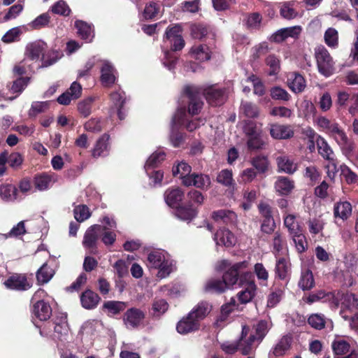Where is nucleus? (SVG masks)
<instances>
[{
	"mask_svg": "<svg viewBox=\"0 0 358 358\" xmlns=\"http://www.w3.org/2000/svg\"><path fill=\"white\" fill-rule=\"evenodd\" d=\"M270 329L266 321H259L251 329L248 326H243L241 335V349L243 355L250 354L252 350L263 340Z\"/></svg>",
	"mask_w": 358,
	"mask_h": 358,
	"instance_id": "nucleus-1",
	"label": "nucleus"
},
{
	"mask_svg": "<svg viewBox=\"0 0 358 358\" xmlns=\"http://www.w3.org/2000/svg\"><path fill=\"white\" fill-rule=\"evenodd\" d=\"M47 43L43 41H36L27 45L24 52V58L15 66L14 72L22 75L33 71L34 64L38 62L45 54Z\"/></svg>",
	"mask_w": 358,
	"mask_h": 358,
	"instance_id": "nucleus-2",
	"label": "nucleus"
},
{
	"mask_svg": "<svg viewBox=\"0 0 358 358\" xmlns=\"http://www.w3.org/2000/svg\"><path fill=\"white\" fill-rule=\"evenodd\" d=\"M148 266L158 269L157 276L164 278L175 269V262L165 250H157L150 252L147 258Z\"/></svg>",
	"mask_w": 358,
	"mask_h": 358,
	"instance_id": "nucleus-3",
	"label": "nucleus"
},
{
	"mask_svg": "<svg viewBox=\"0 0 358 358\" xmlns=\"http://www.w3.org/2000/svg\"><path fill=\"white\" fill-rule=\"evenodd\" d=\"M54 330L52 331L50 325H44L40 329L42 336L51 338L55 342H65L69 338V327L67 323L66 316L57 318L52 323Z\"/></svg>",
	"mask_w": 358,
	"mask_h": 358,
	"instance_id": "nucleus-4",
	"label": "nucleus"
},
{
	"mask_svg": "<svg viewBox=\"0 0 358 358\" xmlns=\"http://www.w3.org/2000/svg\"><path fill=\"white\" fill-rule=\"evenodd\" d=\"M318 72L326 78L331 76L335 71V62L329 51L324 46L315 49Z\"/></svg>",
	"mask_w": 358,
	"mask_h": 358,
	"instance_id": "nucleus-5",
	"label": "nucleus"
},
{
	"mask_svg": "<svg viewBox=\"0 0 358 358\" xmlns=\"http://www.w3.org/2000/svg\"><path fill=\"white\" fill-rule=\"evenodd\" d=\"M241 283L243 289L236 295L239 305L250 302L255 296L257 291V285L251 273L246 272L243 273L241 276Z\"/></svg>",
	"mask_w": 358,
	"mask_h": 358,
	"instance_id": "nucleus-6",
	"label": "nucleus"
},
{
	"mask_svg": "<svg viewBox=\"0 0 358 358\" xmlns=\"http://www.w3.org/2000/svg\"><path fill=\"white\" fill-rule=\"evenodd\" d=\"M335 358H358V347L350 343L344 338L336 337L331 343Z\"/></svg>",
	"mask_w": 358,
	"mask_h": 358,
	"instance_id": "nucleus-7",
	"label": "nucleus"
},
{
	"mask_svg": "<svg viewBox=\"0 0 358 358\" xmlns=\"http://www.w3.org/2000/svg\"><path fill=\"white\" fill-rule=\"evenodd\" d=\"M46 293L43 289H38L34 295V299L43 298ZM33 314L41 321L48 320L52 315V308L48 302L38 299L33 306Z\"/></svg>",
	"mask_w": 358,
	"mask_h": 358,
	"instance_id": "nucleus-8",
	"label": "nucleus"
},
{
	"mask_svg": "<svg viewBox=\"0 0 358 358\" xmlns=\"http://www.w3.org/2000/svg\"><path fill=\"white\" fill-rule=\"evenodd\" d=\"M172 123L175 126L182 125L188 131H192L199 128L201 124H203L204 120L199 118L189 120L188 115L186 113L185 108H180L178 110L174 115L172 120Z\"/></svg>",
	"mask_w": 358,
	"mask_h": 358,
	"instance_id": "nucleus-9",
	"label": "nucleus"
},
{
	"mask_svg": "<svg viewBox=\"0 0 358 358\" xmlns=\"http://www.w3.org/2000/svg\"><path fill=\"white\" fill-rule=\"evenodd\" d=\"M102 229V225L94 224L89 227L85 234L83 245L85 248L89 249L92 254H96L97 252L96 244Z\"/></svg>",
	"mask_w": 358,
	"mask_h": 358,
	"instance_id": "nucleus-10",
	"label": "nucleus"
},
{
	"mask_svg": "<svg viewBox=\"0 0 358 358\" xmlns=\"http://www.w3.org/2000/svg\"><path fill=\"white\" fill-rule=\"evenodd\" d=\"M145 316L144 312L141 310L131 308L124 313L122 320L127 329H135L142 324Z\"/></svg>",
	"mask_w": 358,
	"mask_h": 358,
	"instance_id": "nucleus-11",
	"label": "nucleus"
},
{
	"mask_svg": "<svg viewBox=\"0 0 358 358\" xmlns=\"http://www.w3.org/2000/svg\"><path fill=\"white\" fill-rule=\"evenodd\" d=\"M101 233L100 237L106 245H112L116 240V234L114 230L117 227L115 221L113 218L104 217L102 220Z\"/></svg>",
	"mask_w": 358,
	"mask_h": 358,
	"instance_id": "nucleus-12",
	"label": "nucleus"
},
{
	"mask_svg": "<svg viewBox=\"0 0 358 358\" xmlns=\"http://www.w3.org/2000/svg\"><path fill=\"white\" fill-rule=\"evenodd\" d=\"M185 92L189 100L187 115H194L197 114L203 105V102L198 96V89L193 86H187L185 89Z\"/></svg>",
	"mask_w": 358,
	"mask_h": 358,
	"instance_id": "nucleus-13",
	"label": "nucleus"
},
{
	"mask_svg": "<svg viewBox=\"0 0 358 358\" xmlns=\"http://www.w3.org/2000/svg\"><path fill=\"white\" fill-rule=\"evenodd\" d=\"M5 287L10 289L24 291L29 289L32 283L29 282L25 275L15 274L8 278L4 282Z\"/></svg>",
	"mask_w": 358,
	"mask_h": 358,
	"instance_id": "nucleus-14",
	"label": "nucleus"
},
{
	"mask_svg": "<svg viewBox=\"0 0 358 358\" xmlns=\"http://www.w3.org/2000/svg\"><path fill=\"white\" fill-rule=\"evenodd\" d=\"M247 265L248 263L246 262L236 263L224 273L222 281L224 282L227 289L237 282L238 279V271L246 268Z\"/></svg>",
	"mask_w": 358,
	"mask_h": 358,
	"instance_id": "nucleus-15",
	"label": "nucleus"
},
{
	"mask_svg": "<svg viewBox=\"0 0 358 358\" xmlns=\"http://www.w3.org/2000/svg\"><path fill=\"white\" fill-rule=\"evenodd\" d=\"M292 343V337L290 334L282 336L269 352V358L285 355L289 350Z\"/></svg>",
	"mask_w": 358,
	"mask_h": 358,
	"instance_id": "nucleus-16",
	"label": "nucleus"
},
{
	"mask_svg": "<svg viewBox=\"0 0 358 358\" xmlns=\"http://www.w3.org/2000/svg\"><path fill=\"white\" fill-rule=\"evenodd\" d=\"M328 135L333 138L341 148H346L349 151L352 150V147L345 132L337 122H335Z\"/></svg>",
	"mask_w": 358,
	"mask_h": 358,
	"instance_id": "nucleus-17",
	"label": "nucleus"
},
{
	"mask_svg": "<svg viewBox=\"0 0 358 358\" xmlns=\"http://www.w3.org/2000/svg\"><path fill=\"white\" fill-rule=\"evenodd\" d=\"M217 245H222L227 248L235 245L236 238L235 236L225 228H221L217 231L213 237Z\"/></svg>",
	"mask_w": 358,
	"mask_h": 358,
	"instance_id": "nucleus-18",
	"label": "nucleus"
},
{
	"mask_svg": "<svg viewBox=\"0 0 358 358\" xmlns=\"http://www.w3.org/2000/svg\"><path fill=\"white\" fill-rule=\"evenodd\" d=\"M203 94L209 104L217 106L224 103L225 100L224 91L220 88L211 86L206 89Z\"/></svg>",
	"mask_w": 358,
	"mask_h": 358,
	"instance_id": "nucleus-19",
	"label": "nucleus"
},
{
	"mask_svg": "<svg viewBox=\"0 0 358 358\" xmlns=\"http://www.w3.org/2000/svg\"><path fill=\"white\" fill-rule=\"evenodd\" d=\"M358 296L352 293H346L343 296L341 311L346 314L355 315L358 313Z\"/></svg>",
	"mask_w": 358,
	"mask_h": 358,
	"instance_id": "nucleus-20",
	"label": "nucleus"
},
{
	"mask_svg": "<svg viewBox=\"0 0 358 358\" xmlns=\"http://www.w3.org/2000/svg\"><path fill=\"white\" fill-rule=\"evenodd\" d=\"M270 134L275 139H287L293 136L294 131L289 125L272 124Z\"/></svg>",
	"mask_w": 358,
	"mask_h": 358,
	"instance_id": "nucleus-21",
	"label": "nucleus"
},
{
	"mask_svg": "<svg viewBox=\"0 0 358 358\" xmlns=\"http://www.w3.org/2000/svg\"><path fill=\"white\" fill-rule=\"evenodd\" d=\"M291 272V263L287 257H276L275 273L280 280H285Z\"/></svg>",
	"mask_w": 358,
	"mask_h": 358,
	"instance_id": "nucleus-22",
	"label": "nucleus"
},
{
	"mask_svg": "<svg viewBox=\"0 0 358 358\" xmlns=\"http://www.w3.org/2000/svg\"><path fill=\"white\" fill-rule=\"evenodd\" d=\"M200 324L196 321V319L190 317V313L188 315L178 322L176 329L180 334H186L199 329Z\"/></svg>",
	"mask_w": 358,
	"mask_h": 358,
	"instance_id": "nucleus-23",
	"label": "nucleus"
},
{
	"mask_svg": "<svg viewBox=\"0 0 358 358\" xmlns=\"http://www.w3.org/2000/svg\"><path fill=\"white\" fill-rule=\"evenodd\" d=\"M210 185V179L207 175L192 173L190 177L184 180V185L195 186L197 188L206 189Z\"/></svg>",
	"mask_w": 358,
	"mask_h": 358,
	"instance_id": "nucleus-24",
	"label": "nucleus"
},
{
	"mask_svg": "<svg viewBox=\"0 0 358 358\" xmlns=\"http://www.w3.org/2000/svg\"><path fill=\"white\" fill-rule=\"evenodd\" d=\"M301 31L300 26H294L280 29L272 35V40L275 42L280 43L283 41L288 37L296 38L299 36Z\"/></svg>",
	"mask_w": 358,
	"mask_h": 358,
	"instance_id": "nucleus-25",
	"label": "nucleus"
},
{
	"mask_svg": "<svg viewBox=\"0 0 358 358\" xmlns=\"http://www.w3.org/2000/svg\"><path fill=\"white\" fill-rule=\"evenodd\" d=\"M274 188L280 195H288L294 188V182L287 177L279 176L274 183Z\"/></svg>",
	"mask_w": 358,
	"mask_h": 358,
	"instance_id": "nucleus-26",
	"label": "nucleus"
},
{
	"mask_svg": "<svg viewBox=\"0 0 358 358\" xmlns=\"http://www.w3.org/2000/svg\"><path fill=\"white\" fill-rule=\"evenodd\" d=\"M279 171L287 174H293L298 169L297 163L287 155H281L276 158Z\"/></svg>",
	"mask_w": 358,
	"mask_h": 358,
	"instance_id": "nucleus-27",
	"label": "nucleus"
},
{
	"mask_svg": "<svg viewBox=\"0 0 358 358\" xmlns=\"http://www.w3.org/2000/svg\"><path fill=\"white\" fill-rule=\"evenodd\" d=\"M307 301L310 303L320 301H322L323 302H330L334 304L335 307H337L338 305V299L336 298L333 292H325L323 290H320L310 294L308 296Z\"/></svg>",
	"mask_w": 358,
	"mask_h": 358,
	"instance_id": "nucleus-28",
	"label": "nucleus"
},
{
	"mask_svg": "<svg viewBox=\"0 0 358 358\" xmlns=\"http://www.w3.org/2000/svg\"><path fill=\"white\" fill-rule=\"evenodd\" d=\"M189 55L196 60L204 62L210 59L211 51L207 45L197 44L192 47Z\"/></svg>",
	"mask_w": 358,
	"mask_h": 358,
	"instance_id": "nucleus-29",
	"label": "nucleus"
},
{
	"mask_svg": "<svg viewBox=\"0 0 358 358\" xmlns=\"http://www.w3.org/2000/svg\"><path fill=\"white\" fill-rule=\"evenodd\" d=\"M101 73V80L104 86H109L115 83V70L113 66L109 62H103Z\"/></svg>",
	"mask_w": 358,
	"mask_h": 358,
	"instance_id": "nucleus-30",
	"label": "nucleus"
},
{
	"mask_svg": "<svg viewBox=\"0 0 358 358\" xmlns=\"http://www.w3.org/2000/svg\"><path fill=\"white\" fill-rule=\"evenodd\" d=\"M109 138V136L105 134L98 139L92 152L94 157H104L108 154L110 149Z\"/></svg>",
	"mask_w": 358,
	"mask_h": 358,
	"instance_id": "nucleus-31",
	"label": "nucleus"
},
{
	"mask_svg": "<svg viewBox=\"0 0 358 358\" xmlns=\"http://www.w3.org/2000/svg\"><path fill=\"white\" fill-rule=\"evenodd\" d=\"M183 196L184 192L179 187L168 189L164 194L166 203L172 208H177Z\"/></svg>",
	"mask_w": 358,
	"mask_h": 358,
	"instance_id": "nucleus-32",
	"label": "nucleus"
},
{
	"mask_svg": "<svg viewBox=\"0 0 358 358\" xmlns=\"http://www.w3.org/2000/svg\"><path fill=\"white\" fill-rule=\"evenodd\" d=\"M289 89L294 93H300L304 90L306 86L304 78L299 73H291L287 78Z\"/></svg>",
	"mask_w": 358,
	"mask_h": 358,
	"instance_id": "nucleus-33",
	"label": "nucleus"
},
{
	"mask_svg": "<svg viewBox=\"0 0 358 358\" xmlns=\"http://www.w3.org/2000/svg\"><path fill=\"white\" fill-rule=\"evenodd\" d=\"M29 81V78H20L15 80L9 89L10 92L13 94H16L14 96H8L4 94H0V100H10L12 101L15 99L19 94L22 93L24 89L27 86Z\"/></svg>",
	"mask_w": 358,
	"mask_h": 358,
	"instance_id": "nucleus-34",
	"label": "nucleus"
},
{
	"mask_svg": "<svg viewBox=\"0 0 358 358\" xmlns=\"http://www.w3.org/2000/svg\"><path fill=\"white\" fill-rule=\"evenodd\" d=\"M18 190L10 183L0 185V197L6 202H14L17 198Z\"/></svg>",
	"mask_w": 358,
	"mask_h": 358,
	"instance_id": "nucleus-35",
	"label": "nucleus"
},
{
	"mask_svg": "<svg viewBox=\"0 0 358 358\" xmlns=\"http://www.w3.org/2000/svg\"><path fill=\"white\" fill-rule=\"evenodd\" d=\"M211 310L212 306L209 303L201 301L189 313L190 317L196 319V321L200 324V322L210 313Z\"/></svg>",
	"mask_w": 358,
	"mask_h": 358,
	"instance_id": "nucleus-36",
	"label": "nucleus"
},
{
	"mask_svg": "<svg viewBox=\"0 0 358 358\" xmlns=\"http://www.w3.org/2000/svg\"><path fill=\"white\" fill-rule=\"evenodd\" d=\"M239 303L235 297H231L230 300L223 304L221 307L220 315L218 317L217 322H225L231 313L234 310H240Z\"/></svg>",
	"mask_w": 358,
	"mask_h": 358,
	"instance_id": "nucleus-37",
	"label": "nucleus"
},
{
	"mask_svg": "<svg viewBox=\"0 0 358 358\" xmlns=\"http://www.w3.org/2000/svg\"><path fill=\"white\" fill-rule=\"evenodd\" d=\"M203 290L208 293H222L227 289L224 282L221 279L211 278L206 281Z\"/></svg>",
	"mask_w": 358,
	"mask_h": 358,
	"instance_id": "nucleus-38",
	"label": "nucleus"
},
{
	"mask_svg": "<svg viewBox=\"0 0 358 358\" xmlns=\"http://www.w3.org/2000/svg\"><path fill=\"white\" fill-rule=\"evenodd\" d=\"M99 300V295L91 290L85 291L80 296L82 306L86 309H92L96 307Z\"/></svg>",
	"mask_w": 358,
	"mask_h": 358,
	"instance_id": "nucleus-39",
	"label": "nucleus"
},
{
	"mask_svg": "<svg viewBox=\"0 0 358 358\" xmlns=\"http://www.w3.org/2000/svg\"><path fill=\"white\" fill-rule=\"evenodd\" d=\"M75 26L78 30V36L87 42L92 41L94 38L93 29L90 24L82 21L77 20L75 22Z\"/></svg>",
	"mask_w": 358,
	"mask_h": 358,
	"instance_id": "nucleus-40",
	"label": "nucleus"
},
{
	"mask_svg": "<svg viewBox=\"0 0 358 358\" xmlns=\"http://www.w3.org/2000/svg\"><path fill=\"white\" fill-rule=\"evenodd\" d=\"M56 181L57 176L55 173L43 174L35 178L34 184L38 189L43 191L47 189Z\"/></svg>",
	"mask_w": 358,
	"mask_h": 358,
	"instance_id": "nucleus-41",
	"label": "nucleus"
},
{
	"mask_svg": "<svg viewBox=\"0 0 358 358\" xmlns=\"http://www.w3.org/2000/svg\"><path fill=\"white\" fill-rule=\"evenodd\" d=\"M192 167L185 162L181 161L175 164L172 168L173 175L178 176L182 180V183L184 185V180L190 177Z\"/></svg>",
	"mask_w": 358,
	"mask_h": 358,
	"instance_id": "nucleus-42",
	"label": "nucleus"
},
{
	"mask_svg": "<svg viewBox=\"0 0 358 358\" xmlns=\"http://www.w3.org/2000/svg\"><path fill=\"white\" fill-rule=\"evenodd\" d=\"M317 146L319 154L325 159L334 162V153L327 142L322 137H318L317 139Z\"/></svg>",
	"mask_w": 358,
	"mask_h": 358,
	"instance_id": "nucleus-43",
	"label": "nucleus"
},
{
	"mask_svg": "<svg viewBox=\"0 0 358 358\" xmlns=\"http://www.w3.org/2000/svg\"><path fill=\"white\" fill-rule=\"evenodd\" d=\"M127 307V303L119 301H108L103 305V310L109 316H113L123 311Z\"/></svg>",
	"mask_w": 358,
	"mask_h": 358,
	"instance_id": "nucleus-44",
	"label": "nucleus"
},
{
	"mask_svg": "<svg viewBox=\"0 0 358 358\" xmlns=\"http://www.w3.org/2000/svg\"><path fill=\"white\" fill-rule=\"evenodd\" d=\"M298 285L303 290H309L314 287L315 280L310 270L308 268L302 269Z\"/></svg>",
	"mask_w": 358,
	"mask_h": 358,
	"instance_id": "nucleus-45",
	"label": "nucleus"
},
{
	"mask_svg": "<svg viewBox=\"0 0 358 358\" xmlns=\"http://www.w3.org/2000/svg\"><path fill=\"white\" fill-rule=\"evenodd\" d=\"M243 131L246 137L263 134L262 123L252 120L245 121Z\"/></svg>",
	"mask_w": 358,
	"mask_h": 358,
	"instance_id": "nucleus-46",
	"label": "nucleus"
},
{
	"mask_svg": "<svg viewBox=\"0 0 358 358\" xmlns=\"http://www.w3.org/2000/svg\"><path fill=\"white\" fill-rule=\"evenodd\" d=\"M166 154L163 150L153 152L148 159L145 164V170L148 173V169H152L165 159Z\"/></svg>",
	"mask_w": 358,
	"mask_h": 358,
	"instance_id": "nucleus-47",
	"label": "nucleus"
},
{
	"mask_svg": "<svg viewBox=\"0 0 358 358\" xmlns=\"http://www.w3.org/2000/svg\"><path fill=\"white\" fill-rule=\"evenodd\" d=\"M212 217L215 221H222L224 223H232L236 221V215L229 210H219L213 213Z\"/></svg>",
	"mask_w": 358,
	"mask_h": 358,
	"instance_id": "nucleus-48",
	"label": "nucleus"
},
{
	"mask_svg": "<svg viewBox=\"0 0 358 358\" xmlns=\"http://www.w3.org/2000/svg\"><path fill=\"white\" fill-rule=\"evenodd\" d=\"M284 225L287 229L289 235L296 234L303 231L301 227L296 220L295 215L287 214L284 217Z\"/></svg>",
	"mask_w": 358,
	"mask_h": 358,
	"instance_id": "nucleus-49",
	"label": "nucleus"
},
{
	"mask_svg": "<svg viewBox=\"0 0 358 358\" xmlns=\"http://www.w3.org/2000/svg\"><path fill=\"white\" fill-rule=\"evenodd\" d=\"M55 274L54 270L47 264H44L37 271L36 278L39 283H47Z\"/></svg>",
	"mask_w": 358,
	"mask_h": 358,
	"instance_id": "nucleus-50",
	"label": "nucleus"
},
{
	"mask_svg": "<svg viewBox=\"0 0 358 358\" xmlns=\"http://www.w3.org/2000/svg\"><path fill=\"white\" fill-rule=\"evenodd\" d=\"M110 97L115 107L117 108L119 118L123 120L124 114L121 110V108L125 102L124 93L120 91L115 92L111 94Z\"/></svg>",
	"mask_w": 358,
	"mask_h": 358,
	"instance_id": "nucleus-51",
	"label": "nucleus"
},
{
	"mask_svg": "<svg viewBox=\"0 0 358 358\" xmlns=\"http://www.w3.org/2000/svg\"><path fill=\"white\" fill-rule=\"evenodd\" d=\"M352 213L351 204L348 201L338 203L334 208V215L342 220L347 219Z\"/></svg>",
	"mask_w": 358,
	"mask_h": 358,
	"instance_id": "nucleus-52",
	"label": "nucleus"
},
{
	"mask_svg": "<svg viewBox=\"0 0 358 358\" xmlns=\"http://www.w3.org/2000/svg\"><path fill=\"white\" fill-rule=\"evenodd\" d=\"M27 29L24 26L16 27L8 30L2 37L5 43H12L19 40L20 36Z\"/></svg>",
	"mask_w": 358,
	"mask_h": 358,
	"instance_id": "nucleus-53",
	"label": "nucleus"
},
{
	"mask_svg": "<svg viewBox=\"0 0 358 358\" xmlns=\"http://www.w3.org/2000/svg\"><path fill=\"white\" fill-rule=\"evenodd\" d=\"M169 308V304L166 300L155 299L152 303L151 314L154 317H160L164 314Z\"/></svg>",
	"mask_w": 358,
	"mask_h": 358,
	"instance_id": "nucleus-54",
	"label": "nucleus"
},
{
	"mask_svg": "<svg viewBox=\"0 0 358 358\" xmlns=\"http://www.w3.org/2000/svg\"><path fill=\"white\" fill-rule=\"evenodd\" d=\"M62 53L56 50H52L43 55L41 57L43 67H48L56 63L62 57Z\"/></svg>",
	"mask_w": 358,
	"mask_h": 358,
	"instance_id": "nucleus-55",
	"label": "nucleus"
},
{
	"mask_svg": "<svg viewBox=\"0 0 358 358\" xmlns=\"http://www.w3.org/2000/svg\"><path fill=\"white\" fill-rule=\"evenodd\" d=\"M329 320L322 314L315 313L310 315L308 319V324L316 329H322Z\"/></svg>",
	"mask_w": 358,
	"mask_h": 358,
	"instance_id": "nucleus-56",
	"label": "nucleus"
},
{
	"mask_svg": "<svg viewBox=\"0 0 358 358\" xmlns=\"http://www.w3.org/2000/svg\"><path fill=\"white\" fill-rule=\"evenodd\" d=\"M94 100L93 97H88L78 103V110L81 115L86 117L91 114Z\"/></svg>",
	"mask_w": 358,
	"mask_h": 358,
	"instance_id": "nucleus-57",
	"label": "nucleus"
},
{
	"mask_svg": "<svg viewBox=\"0 0 358 358\" xmlns=\"http://www.w3.org/2000/svg\"><path fill=\"white\" fill-rule=\"evenodd\" d=\"M324 41L329 47L337 48L338 45V31L334 28H329L324 33Z\"/></svg>",
	"mask_w": 358,
	"mask_h": 358,
	"instance_id": "nucleus-58",
	"label": "nucleus"
},
{
	"mask_svg": "<svg viewBox=\"0 0 358 358\" xmlns=\"http://www.w3.org/2000/svg\"><path fill=\"white\" fill-rule=\"evenodd\" d=\"M176 216L182 220H191L196 215V210L192 207H177L176 211Z\"/></svg>",
	"mask_w": 358,
	"mask_h": 358,
	"instance_id": "nucleus-59",
	"label": "nucleus"
},
{
	"mask_svg": "<svg viewBox=\"0 0 358 358\" xmlns=\"http://www.w3.org/2000/svg\"><path fill=\"white\" fill-rule=\"evenodd\" d=\"M75 219L80 222H84L91 216L89 208L86 205H78L73 210Z\"/></svg>",
	"mask_w": 358,
	"mask_h": 358,
	"instance_id": "nucleus-60",
	"label": "nucleus"
},
{
	"mask_svg": "<svg viewBox=\"0 0 358 358\" xmlns=\"http://www.w3.org/2000/svg\"><path fill=\"white\" fill-rule=\"evenodd\" d=\"M217 180L219 183L222 184L227 187L235 185L232 172L228 169L221 171L217 177Z\"/></svg>",
	"mask_w": 358,
	"mask_h": 358,
	"instance_id": "nucleus-61",
	"label": "nucleus"
},
{
	"mask_svg": "<svg viewBox=\"0 0 358 358\" xmlns=\"http://www.w3.org/2000/svg\"><path fill=\"white\" fill-rule=\"evenodd\" d=\"M246 138L247 146L250 150L262 149L265 145V141L263 139V134L251 136Z\"/></svg>",
	"mask_w": 358,
	"mask_h": 358,
	"instance_id": "nucleus-62",
	"label": "nucleus"
},
{
	"mask_svg": "<svg viewBox=\"0 0 358 358\" xmlns=\"http://www.w3.org/2000/svg\"><path fill=\"white\" fill-rule=\"evenodd\" d=\"M49 108L48 101H34L31 103L29 110V116L36 117L38 114L46 111Z\"/></svg>",
	"mask_w": 358,
	"mask_h": 358,
	"instance_id": "nucleus-63",
	"label": "nucleus"
},
{
	"mask_svg": "<svg viewBox=\"0 0 358 358\" xmlns=\"http://www.w3.org/2000/svg\"><path fill=\"white\" fill-rule=\"evenodd\" d=\"M50 19L48 13H43L31 21L28 26L32 29H40L49 24Z\"/></svg>",
	"mask_w": 358,
	"mask_h": 358,
	"instance_id": "nucleus-64",
	"label": "nucleus"
}]
</instances>
